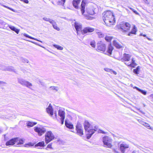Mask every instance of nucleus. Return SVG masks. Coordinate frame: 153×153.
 <instances>
[{
  "label": "nucleus",
  "instance_id": "obj_1",
  "mask_svg": "<svg viewBox=\"0 0 153 153\" xmlns=\"http://www.w3.org/2000/svg\"><path fill=\"white\" fill-rule=\"evenodd\" d=\"M102 18L107 26H111L114 24L115 19L111 11H107L104 12L102 13Z\"/></svg>",
  "mask_w": 153,
  "mask_h": 153
},
{
  "label": "nucleus",
  "instance_id": "obj_2",
  "mask_svg": "<svg viewBox=\"0 0 153 153\" xmlns=\"http://www.w3.org/2000/svg\"><path fill=\"white\" fill-rule=\"evenodd\" d=\"M85 129L87 136V138L89 139L90 138L92 134L97 130L96 126L93 128L92 126L87 120H85L84 123Z\"/></svg>",
  "mask_w": 153,
  "mask_h": 153
},
{
  "label": "nucleus",
  "instance_id": "obj_3",
  "mask_svg": "<svg viewBox=\"0 0 153 153\" xmlns=\"http://www.w3.org/2000/svg\"><path fill=\"white\" fill-rule=\"evenodd\" d=\"M102 141L105 147L111 148L112 146V139L108 136L104 137L102 138Z\"/></svg>",
  "mask_w": 153,
  "mask_h": 153
},
{
  "label": "nucleus",
  "instance_id": "obj_4",
  "mask_svg": "<svg viewBox=\"0 0 153 153\" xmlns=\"http://www.w3.org/2000/svg\"><path fill=\"white\" fill-rule=\"evenodd\" d=\"M86 4V1L85 0H83L81 5L80 10L82 14L84 15L86 18L88 19H92L93 17H91L89 15H87L84 14L85 6Z\"/></svg>",
  "mask_w": 153,
  "mask_h": 153
},
{
  "label": "nucleus",
  "instance_id": "obj_5",
  "mask_svg": "<svg viewBox=\"0 0 153 153\" xmlns=\"http://www.w3.org/2000/svg\"><path fill=\"white\" fill-rule=\"evenodd\" d=\"M55 138V136L51 131H47L45 134V142L47 144Z\"/></svg>",
  "mask_w": 153,
  "mask_h": 153
},
{
  "label": "nucleus",
  "instance_id": "obj_6",
  "mask_svg": "<svg viewBox=\"0 0 153 153\" xmlns=\"http://www.w3.org/2000/svg\"><path fill=\"white\" fill-rule=\"evenodd\" d=\"M34 131L38 133L39 136H41L46 131V129L44 127L41 126L35 127L34 128Z\"/></svg>",
  "mask_w": 153,
  "mask_h": 153
},
{
  "label": "nucleus",
  "instance_id": "obj_7",
  "mask_svg": "<svg viewBox=\"0 0 153 153\" xmlns=\"http://www.w3.org/2000/svg\"><path fill=\"white\" fill-rule=\"evenodd\" d=\"M130 28V25L127 22L123 23L120 25V28L123 31L126 32L129 30Z\"/></svg>",
  "mask_w": 153,
  "mask_h": 153
},
{
  "label": "nucleus",
  "instance_id": "obj_8",
  "mask_svg": "<svg viewBox=\"0 0 153 153\" xmlns=\"http://www.w3.org/2000/svg\"><path fill=\"white\" fill-rule=\"evenodd\" d=\"M129 145L126 143L121 144L119 146V149L122 153H124L126 150L128 148Z\"/></svg>",
  "mask_w": 153,
  "mask_h": 153
},
{
  "label": "nucleus",
  "instance_id": "obj_9",
  "mask_svg": "<svg viewBox=\"0 0 153 153\" xmlns=\"http://www.w3.org/2000/svg\"><path fill=\"white\" fill-rule=\"evenodd\" d=\"M77 133L80 135L83 134V128L80 123H78L76 127Z\"/></svg>",
  "mask_w": 153,
  "mask_h": 153
},
{
  "label": "nucleus",
  "instance_id": "obj_10",
  "mask_svg": "<svg viewBox=\"0 0 153 153\" xmlns=\"http://www.w3.org/2000/svg\"><path fill=\"white\" fill-rule=\"evenodd\" d=\"M94 30V28L89 27H87L85 28L83 30L81 31V33L82 34H84L88 33H91Z\"/></svg>",
  "mask_w": 153,
  "mask_h": 153
},
{
  "label": "nucleus",
  "instance_id": "obj_11",
  "mask_svg": "<svg viewBox=\"0 0 153 153\" xmlns=\"http://www.w3.org/2000/svg\"><path fill=\"white\" fill-rule=\"evenodd\" d=\"M74 27L77 31L78 35L79 34V32L82 30V25L79 22H76L74 23Z\"/></svg>",
  "mask_w": 153,
  "mask_h": 153
},
{
  "label": "nucleus",
  "instance_id": "obj_12",
  "mask_svg": "<svg viewBox=\"0 0 153 153\" xmlns=\"http://www.w3.org/2000/svg\"><path fill=\"white\" fill-rule=\"evenodd\" d=\"M47 112L52 116L53 114V110L51 104H50L48 107L46 108Z\"/></svg>",
  "mask_w": 153,
  "mask_h": 153
},
{
  "label": "nucleus",
  "instance_id": "obj_13",
  "mask_svg": "<svg viewBox=\"0 0 153 153\" xmlns=\"http://www.w3.org/2000/svg\"><path fill=\"white\" fill-rule=\"evenodd\" d=\"M105 44L102 43L98 44L97 45V49L98 50L102 51H105Z\"/></svg>",
  "mask_w": 153,
  "mask_h": 153
},
{
  "label": "nucleus",
  "instance_id": "obj_14",
  "mask_svg": "<svg viewBox=\"0 0 153 153\" xmlns=\"http://www.w3.org/2000/svg\"><path fill=\"white\" fill-rule=\"evenodd\" d=\"M131 56L129 54H127L124 53L123 55V56L121 60H124L126 61H129L130 59Z\"/></svg>",
  "mask_w": 153,
  "mask_h": 153
},
{
  "label": "nucleus",
  "instance_id": "obj_15",
  "mask_svg": "<svg viewBox=\"0 0 153 153\" xmlns=\"http://www.w3.org/2000/svg\"><path fill=\"white\" fill-rule=\"evenodd\" d=\"M125 64L128 66L134 68L137 65V64L135 63V61L134 58L132 59L131 62L128 63H125Z\"/></svg>",
  "mask_w": 153,
  "mask_h": 153
},
{
  "label": "nucleus",
  "instance_id": "obj_16",
  "mask_svg": "<svg viewBox=\"0 0 153 153\" xmlns=\"http://www.w3.org/2000/svg\"><path fill=\"white\" fill-rule=\"evenodd\" d=\"M15 144V138L11 139L7 141L6 143L7 146L13 145Z\"/></svg>",
  "mask_w": 153,
  "mask_h": 153
},
{
  "label": "nucleus",
  "instance_id": "obj_17",
  "mask_svg": "<svg viewBox=\"0 0 153 153\" xmlns=\"http://www.w3.org/2000/svg\"><path fill=\"white\" fill-rule=\"evenodd\" d=\"M24 140L23 139L19 137L15 138V143H17V145H21L24 143Z\"/></svg>",
  "mask_w": 153,
  "mask_h": 153
},
{
  "label": "nucleus",
  "instance_id": "obj_18",
  "mask_svg": "<svg viewBox=\"0 0 153 153\" xmlns=\"http://www.w3.org/2000/svg\"><path fill=\"white\" fill-rule=\"evenodd\" d=\"M81 0H74L73 1V4L74 7L76 9H78L79 8L78 5L79 4Z\"/></svg>",
  "mask_w": 153,
  "mask_h": 153
},
{
  "label": "nucleus",
  "instance_id": "obj_19",
  "mask_svg": "<svg viewBox=\"0 0 153 153\" xmlns=\"http://www.w3.org/2000/svg\"><path fill=\"white\" fill-rule=\"evenodd\" d=\"M5 25H7V26H8L9 28H10V29L12 30L15 31L17 34L19 33V30L16 28L14 26L10 25H9L7 24H5Z\"/></svg>",
  "mask_w": 153,
  "mask_h": 153
},
{
  "label": "nucleus",
  "instance_id": "obj_20",
  "mask_svg": "<svg viewBox=\"0 0 153 153\" xmlns=\"http://www.w3.org/2000/svg\"><path fill=\"white\" fill-rule=\"evenodd\" d=\"M113 45L114 46L117 48H120L122 47V46L120 44L119 42L116 40L113 41Z\"/></svg>",
  "mask_w": 153,
  "mask_h": 153
},
{
  "label": "nucleus",
  "instance_id": "obj_21",
  "mask_svg": "<svg viewBox=\"0 0 153 153\" xmlns=\"http://www.w3.org/2000/svg\"><path fill=\"white\" fill-rule=\"evenodd\" d=\"M137 31V29L135 25L134 26L133 28L132 29L131 31L128 34V36H132V34H136V32Z\"/></svg>",
  "mask_w": 153,
  "mask_h": 153
},
{
  "label": "nucleus",
  "instance_id": "obj_22",
  "mask_svg": "<svg viewBox=\"0 0 153 153\" xmlns=\"http://www.w3.org/2000/svg\"><path fill=\"white\" fill-rule=\"evenodd\" d=\"M58 114L61 117V118H63V117L65 118V112L64 111L60 110H59Z\"/></svg>",
  "mask_w": 153,
  "mask_h": 153
},
{
  "label": "nucleus",
  "instance_id": "obj_23",
  "mask_svg": "<svg viewBox=\"0 0 153 153\" xmlns=\"http://www.w3.org/2000/svg\"><path fill=\"white\" fill-rule=\"evenodd\" d=\"M51 24H52L53 27L54 29L57 30V31H59L60 30V28L57 27L56 22L54 20L53 21Z\"/></svg>",
  "mask_w": 153,
  "mask_h": 153
},
{
  "label": "nucleus",
  "instance_id": "obj_24",
  "mask_svg": "<svg viewBox=\"0 0 153 153\" xmlns=\"http://www.w3.org/2000/svg\"><path fill=\"white\" fill-rule=\"evenodd\" d=\"M87 12L88 14L90 15H93L95 13L94 10L93 9L88 8L87 10Z\"/></svg>",
  "mask_w": 153,
  "mask_h": 153
},
{
  "label": "nucleus",
  "instance_id": "obj_25",
  "mask_svg": "<svg viewBox=\"0 0 153 153\" xmlns=\"http://www.w3.org/2000/svg\"><path fill=\"white\" fill-rule=\"evenodd\" d=\"M134 88L137 89L143 95H146V93H147V92L146 91H145L144 90H141L136 87H134Z\"/></svg>",
  "mask_w": 153,
  "mask_h": 153
},
{
  "label": "nucleus",
  "instance_id": "obj_26",
  "mask_svg": "<svg viewBox=\"0 0 153 153\" xmlns=\"http://www.w3.org/2000/svg\"><path fill=\"white\" fill-rule=\"evenodd\" d=\"M5 70L11 72H15V70L14 69L13 67L12 66L8 67L6 68Z\"/></svg>",
  "mask_w": 153,
  "mask_h": 153
},
{
  "label": "nucleus",
  "instance_id": "obj_27",
  "mask_svg": "<svg viewBox=\"0 0 153 153\" xmlns=\"http://www.w3.org/2000/svg\"><path fill=\"white\" fill-rule=\"evenodd\" d=\"M65 125L67 127L70 128V129H72L73 128V125L70 124V123H68L67 121L66 120L65 121Z\"/></svg>",
  "mask_w": 153,
  "mask_h": 153
},
{
  "label": "nucleus",
  "instance_id": "obj_28",
  "mask_svg": "<svg viewBox=\"0 0 153 153\" xmlns=\"http://www.w3.org/2000/svg\"><path fill=\"white\" fill-rule=\"evenodd\" d=\"M26 81V80L22 79H18V82L23 86L24 85Z\"/></svg>",
  "mask_w": 153,
  "mask_h": 153
},
{
  "label": "nucleus",
  "instance_id": "obj_29",
  "mask_svg": "<svg viewBox=\"0 0 153 153\" xmlns=\"http://www.w3.org/2000/svg\"><path fill=\"white\" fill-rule=\"evenodd\" d=\"M24 86H26L30 88H31V87L32 86V85L30 82L26 81Z\"/></svg>",
  "mask_w": 153,
  "mask_h": 153
},
{
  "label": "nucleus",
  "instance_id": "obj_30",
  "mask_svg": "<svg viewBox=\"0 0 153 153\" xmlns=\"http://www.w3.org/2000/svg\"><path fill=\"white\" fill-rule=\"evenodd\" d=\"M140 69V67L139 66H138L136 69L133 70V72L135 74H139Z\"/></svg>",
  "mask_w": 153,
  "mask_h": 153
},
{
  "label": "nucleus",
  "instance_id": "obj_31",
  "mask_svg": "<svg viewBox=\"0 0 153 153\" xmlns=\"http://www.w3.org/2000/svg\"><path fill=\"white\" fill-rule=\"evenodd\" d=\"M27 126L32 127L34 125H36V123L28 121L27 123Z\"/></svg>",
  "mask_w": 153,
  "mask_h": 153
},
{
  "label": "nucleus",
  "instance_id": "obj_32",
  "mask_svg": "<svg viewBox=\"0 0 153 153\" xmlns=\"http://www.w3.org/2000/svg\"><path fill=\"white\" fill-rule=\"evenodd\" d=\"M113 49V47L111 45H109L108 47V48L107 51L110 54H111V52Z\"/></svg>",
  "mask_w": 153,
  "mask_h": 153
},
{
  "label": "nucleus",
  "instance_id": "obj_33",
  "mask_svg": "<svg viewBox=\"0 0 153 153\" xmlns=\"http://www.w3.org/2000/svg\"><path fill=\"white\" fill-rule=\"evenodd\" d=\"M44 144L45 143L44 141L40 142L35 145V147H37L38 146H44Z\"/></svg>",
  "mask_w": 153,
  "mask_h": 153
},
{
  "label": "nucleus",
  "instance_id": "obj_34",
  "mask_svg": "<svg viewBox=\"0 0 153 153\" xmlns=\"http://www.w3.org/2000/svg\"><path fill=\"white\" fill-rule=\"evenodd\" d=\"M43 19L45 21L49 22L51 24L52 23V22L53 21V20L50 19V18H48L47 17H43Z\"/></svg>",
  "mask_w": 153,
  "mask_h": 153
},
{
  "label": "nucleus",
  "instance_id": "obj_35",
  "mask_svg": "<svg viewBox=\"0 0 153 153\" xmlns=\"http://www.w3.org/2000/svg\"><path fill=\"white\" fill-rule=\"evenodd\" d=\"M53 46L55 48H56L58 50H62L63 49V48L61 46H60L57 45H53Z\"/></svg>",
  "mask_w": 153,
  "mask_h": 153
},
{
  "label": "nucleus",
  "instance_id": "obj_36",
  "mask_svg": "<svg viewBox=\"0 0 153 153\" xmlns=\"http://www.w3.org/2000/svg\"><path fill=\"white\" fill-rule=\"evenodd\" d=\"M20 60L24 63H28L29 62L28 60L27 59L23 57H21L20 58Z\"/></svg>",
  "mask_w": 153,
  "mask_h": 153
},
{
  "label": "nucleus",
  "instance_id": "obj_37",
  "mask_svg": "<svg viewBox=\"0 0 153 153\" xmlns=\"http://www.w3.org/2000/svg\"><path fill=\"white\" fill-rule=\"evenodd\" d=\"M97 33L99 38H102L104 36V35L100 32H98Z\"/></svg>",
  "mask_w": 153,
  "mask_h": 153
},
{
  "label": "nucleus",
  "instance_id": "obj_38",
  "mask_svg": "<svg viewBox=\"0 0 153 153\" xmlns=\"http://www.w3.org/2000/svg\"><path fill=\"white\" fill-rule=\"evenodd\" d=\"M50 89L51 90L55 91H58L59 88L57 87L52 86L50 87Z\"/></svg>",
  "mask_w": 153,
  "mask_h": 153
},
{
  "label": "nucleus",
  "instance_id": "obj_39",
  "mask_svg": "<svg viewBox=\"0 0 153 153\" xmlns=\"http://www.w3.org/2000/svg\"><path fill=\"white\" fill-rule=\"evenodd\" d=\"M112 37L111 36H106L105 37V39L107 42H110L112 39Z\"/></svg>",
  "mask_w": 153,
  "mask_h": 153
},
{
  "label": "nucleus",
  "instance_id": "obj_40",
  "mask_svg": "<svg viewBox=\"0 0 153 153\" xmlns=\"http://www.w3.org/2000/svg\"><path fill=\"white\" fill-rule=\"evenodd\" d=\"M144 124V125H143L144 126L146 127L147 128L149 129H151L152 130H153V128H152L150 126L148 123L145 122Z\"/></svg>",
  "mask_w": 153,
  "mask_h": 153
},
{
  "label": "nucleus",
  "instance_id": "obj_41",
  "mask_svg": "<svg viewBox=\"0 0 153 153\" xmlns=\"http://www.w3.org/2000/svg\"><path fill=\"white\" fill-rule=\"evenodd\" d=\"M65 0H61L58 1V4L62 5L63 6L64 3L65 2Z\"/></svg>",
  "mask_w": 153,
  "mask_h": 153
},
{
  "label": "nucleus",
  "instance_id": "obj_42",
  "mask_svg": "<svg viewBox=\"0 0 153 153\" xmlns=\"http://www.w3.org/2000/svg\"><path fill=\"white\" fill-rule=\"evenodd\" d=\"M90 45L93 48L95 47V42L94 41H93L90 42Z\"/></svg>",
  "mask_w": 153,
  "mask_h": 153
},
{
  "label": "nucleus",
  "instance_id": "obj_43",
  "mask_svg": "<svg viewBox=\"0 0 153 153\" xmlns=\"http://www.w3.org/2000/svg\"><path fill=\"white\" fill-rule=\"evenodd\" d=\"M23 35H24V36H25V37H28V38H30L31 39H34V40H36V39L33 38V37H32L29 36V35H28L27 34L24 33L23 34Z\"/></svg>",
  "mask_w": 153,
  "mask_h": 153
},
{
  "label": "nucleus",
  "instance_id": "obj_44",
  "mask_svg": "<svg viewBox=\"0 0 153 153\" xmlns=\"http://www.w3.org/2000/svg\"><path fill=\"white\" fill-rule=\"evenodd\" d=\"M6 83L2 81H0V87L4 86Z\"/></svg>",
  "mask_w": 153,
  "mask_h": 153
},
{
  "label": "nucleus",
  "instance_id": "obj_45",
  "mask_svg": "<svg viewBox=\"0 0 153 153\" xmlns=\"http://www.w3.org/2000/svg\"><path fill=\"white\" fill-rule=\"evenodd\" d=\"M104 70L105 71L107 72H110V73H111V72L112 71V69H110L108 68H104Z\"/></svg>",
  "mask_w": 153,
  "mask_h": 153
},
{
  "label": "nucleus",
  "instance_id": "obj_46",
  "mask_svg": "<svg viewBox=\"0 0 153 153\" xmlns=\"http://www.w3.org/2000/svg\"><path fill=\"white\" fill-rule=\"evenodd\" d=\"M128 7L131 9V10H132L134 13H135L136 14H138V13L134 9H133V8H131L130 7Z\"/></svg>",
  "mask_w": 153,
  "mask_h": 153
},
{
  "label": "nucleus",
  "instance_id": "obj_47",
  "mask_svg": "<svg viewBox=\"0 0 153 153\" xmlns=\"http://www.w3.org/2000/svg\"><path fill=\"white\" fill-rule=\"evenodd\" d=\"M138 121L140 124H141L143 125H144V123H145V122L143 121L142 120H138Z\"/></svg>",
  "mask_w": 153,
  "mask_h": 153
},
{
  "label": "nucleus",
  "instance_id": "obj_48",
  "mask_svg": "<svg viewBox=\"0 0 153 153\" xmlns=\"http://www.w3.org/2000/svg\"><path fill=\"white\" fill-rule=\"evenodd\" d=\"M137 110H139L140 112H141L143 114H144L145 113L143 111H142L140 110V108H138L136 107L135 108Z\"/></svg>",
  "mask_w": 153,
  "mask_h": 153
},
{
  "label": "nucleus",
  "instance_id": "obj_49",
  "mask_svg": "<svg viewBox=\"0 0 153 153\" xmlns=\"http://www.w3.org/2000/svg\"><path fill=\"white\" fill-rule=\"evenodd\" d=\"M137 110H139L140 112H141L143 114H144L145 113L143 111H142L140 110V108H138L136 107L135 108Z\"/></svg>",
  "mask_w": 153,
  "mask_h": 153
},
{
  "label": "nucleus",
  "instance_id": "obj_50",
  "mask_svg": "<svg viewBox=\"0 0 153 153\" xmlns=\"http://www.w3.org/2000/svg\"><path fill=\"white\" fill-rule=\"evenodd\" d=\"M47 148H51V149H52V145L51 144H48L47 146Z\"/></svg>",
  "mask_w": 153,
  "mask_h": 153
},
{
  "label": "nucleus",
  "instance_id": "obj_51",
  "mask_svg": "<svg viewBox=\"0 0 153 153\" xmlns=\"http://www.w3.org/2000/svg\"><path fill=\"white\" fill-rule=\"evenodd\" d=\"M98 132H100V133H102V134H105L106 133L105 132V131H104L102 130H99L98 131Z\"/></svg>",
  "mask_w": 153,
  "mask_h": 153
},
{
  "label": "nucleus",
  "instance_id": "obj_52",
  "mask_svg": "<svg viewBox=\"0 0 153 153\" xmlns=\"http://www.w3.org/2000/svg\"><path fill=\"white\" fill-rule=\"evenodd\" d=\"M0 23L1 25H4V26L5 25V24H4L5 23L3 20H0ZM6 25L7 26V25Z\"/></svg>",
  "mask_w": 153,
  "mask_h": 153
},
{
  "label": "nucleus",
  "instance_id": "obj_53",
  "mask_svg": "<svg viewBox=\"0 0 153 153\" xmlns=\"http://www.w3.org/2000/svg\"><path fill=\"white\" fill-rule=\"evenodd\" d=\"M64 119H65V118H63H63H61V119H60L61 121V124H63L64 123Z\"/></svg>",
  "mask_w": 153,
  "mask_h": 153
},
{
  "label": "nucleus",
  "instance_id": "obj_54",
  "mask_svg": "<svg viewBox=\"0 0 153 153\" xmlns=\"http://www.w3.org/2000/svg\"><path fill=\"white\" fill-rule=\"evenodd\" d=\"M112 71L111 72V74H113L114 75L117 74V73L116 71L113 70L112 69Z\"/></svg>",
  "mask_w": 153,
  "mask_h": 153
},
{
  "label": "nucleus",
  "instance_id": "obj_55",
  "mask_svg": "<svg viewBox=\"0 0 153 153\" xmlns=\"http://www.w3.org/2000/svg\"><path fill=\"white\" fill-rule=\"evenodd\" d=\"M113 150V152L115 153H119V152H118V151H117L115 149H114Z\"/></svg>",
  "mask_w": 153,
  "mask_h": 153
},
{
  "label": "nucleus",
  "instance_id": "obj_56",
  "mask_svg": "<svg viewBox=\"0 0 153 153\" xmlns=\"http://www.w3.org/2000/svg\"><path fill=\"white\" fill-rule=\"evenodd\" d=\"M26 145H28L29 146H33V144L32 143H29L27 144H26Z\"/></svg>",
  "mask_w": 153,
  "mask_h": 153
},
{
  "label": "nucleus",
  "instance_id": "obj_57",
  "mask_svg": "<svg viewBox=\"0 0 153 153\" xmlns=\"http://www.w3.org/2000/svg\"><path fill=\"white\" fill-rule=\"evenodd\" d=\"M8 9H9L12 10V11H13V12L15 11L12 8H10V7H8Z\"/></svg>",
  "mask_w": 153,
  "mask_h": 153
},
{
  "label": "nucleus",
  "instance_id": "obj_58",
  "mask_svg": "<svg viewBox=\"0 0 153 153\" xmlns=\"http://www.w3.org/2000/svg\"><path fill=\"white\" fill-rule=\"evenodd\" d=\"M140 36H143L144 37H146V35L145 34L143 35L142 34H140Z\"/></svg>",
  "mask_w": 153,
  "mask_h": 153
},
{
  "label": "nucleus",
  "instance_id": "obj_59",
  "mask_svg": "<svg viewBox=\"0 0 153 153\" xmlns=\"http://www.w3.org/2000/svg\"><path fill=\"white\" fill-rule=\"evenodd\" d=\"M150 96L153 99V94H151Z\"/></svg>",
  "mask_w": 153,
  "mask_h": 153
},
{
  "label": "nucleus",
  "instance_id": "obj_60",
  "mask_svg": "<svg viewBox=\"0 0 153 153\" xmlns=\"http://www.w3.org/2000/svg\"><path fill=\"white\" fill-rule=\"evenodd\" d=\"M3 6L4 7H6V8H8V7H7V6H5V5H3Z\"/></svg>",
  "mask_w": 153,
  "mask_h": 153
},
{
  "label": "nucleus",
  "instance_id": "obj_61",
  "mask_svg": "<svg viewBox=\"0 0 153 153\" xmlns=\"http://www.w3.org/2000/svg\"><path fill=\"white\" fill-rule=\"evenodd\" d=\"M147 38L149 40H151V39L149 38H148V37H147Z\"/></svg>",
  "mask_w": 153,
  "mask_h": 153
},
{
  "label": "nucleus",
  "instance_id": "obj_62",
  "mask_svg": "<svg viewBox=\"0 0 153 153\" xmlns=\"http://www.w3.org/2000/svg\"><path fill=\"white\" fill-rule=\"evenodd\" d=\"M36 40H37V41H39V42H42L41 41H40V40H38V39H36Z\"/></svg>",
  "mask_w": 153,
  "mask_h": 153
},
{
  "label": "nucleus",
  "instance_id": "obj_63",
  "mask_svg": "<svg viewBox=\"0 0 153 153\" xmlns=\"http://www.w3.org/2000/svg\"><path fill=\"white\" fill-rule=\"evenodd\" d=\"M136 153V152L135 151H134L132 152V153Z\"/></svg>",
  "mask_w": 153,
  "mask_h": 153
},
{
  "label": "nucleus",
  "instance_id": "obj_64",
  "mask_svg": "<svg viewBox=\"0 0 153 153\" xmlns=\"http://www.w3.org/2000/svg\"><path fill=\"white\" fill-rule=\"evenodd\" d=\"M124 8L126 10H127V11H128V10L126 8Z\"/></svg>",
  "mask_w": 153,
  "mask_h": 153
}]
</instances>
